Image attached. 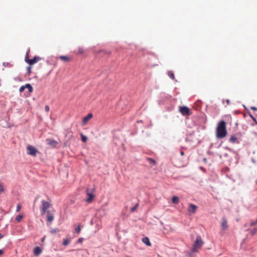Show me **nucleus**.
<instances>
[{"mask_svg": "<svg viewBox=\"0 0 257 257\" xmlns=\"http://www.w3.org/2000/svg\"><path fill=\"white\" fill-rule=\"evenodd\" d=\"M227 134L226 123L224 121L219 122L216 128V137L217 138H224Z\"/></svg>", "mask_w": 257, "mask_h": 257, "instance_id": "1", "label": "nucleus"}, {"mask_svg": "<svg viewBox=\"0 0 257 257\" xmlns=\"http://www.w3.org/2000/svg\"><path fill=\"white\" fill-rule=\"evenodd\" d=\"M203 242L202 238L200 236H197L196 241L194 242L192 251L193 252L196 251L199 248H200L202 245Z\"/></svg>", "mask_w": 257, "mask_h": 257, "instance_id": "2", "label": "nucleus"}, {"mask_svg": "<svg viewBox=\"0 0 257 257\" xmlns=\"http://www.w3.org/2000/svg\"><path fill=\"white\" fill-rule=\"evenodd\" d=\"M27 152L28 155L35 157L39 153V151L35 147L31 145H28L27 147Z\"/></svg>", "mask_w": 257, "mask_h": 257, "instance_id": "3", "label": "nucleus"}, {"mask_svg": "<svg viewBox=\"0 0 257 257\" xmlns=\"http://www.w3.org/2000/svg\"><path fill=\"white\" fill-rule=\"evenodd\" d=\"M93 117V114L91 113H89L87 115L84 117L82 121L81 125L85 126L87 124L88 121Z\"/></svg>", "mask_w": 257, "mask_h": 257, "instance_id": "4", "label": "nucleus"}, {"mask_svg": "<svg viewBox=\"0 0 257 257\" xmlns=\"http://www.w3.org/2000/svg\"><path fill=\"white\" fill-rule=\"evenodd\" d=\"M251 228L249 229L250 233L253 235L257 231V220L254 222H252L250 223Z\"/></svg>", "mask_w": 257, "mask_h": 257, "instance_id": "5", "label": "nucleus"}, {"mask_svg": "<svg viewBox=\"0 0 257 257\" xmlns=\"http://www.w3.org/2000/svg\"><path fill=\"white\" fill-rule=\"evenodd\" d=\"M49 207L50 204L49 202L45 201H42V213L43 214H44Z\"/></svg>", "mask_w": 257, "mask_h": 257, "instance_id": "6", "label": "nucleus"}, {"mask_svg": "<svg viewBox=\"0 0 257 257\" xmlns=\"http://www.w3.org/2000/svg\"><path fill=\"white\" fill-rule=\"evenodd\" d=\"M180 111L183 115H189V109L187 106L180 107Z\"/></svg>", "mask_w": 257, "mask_h": 257, "instance_id": "7", "label": "nucleus"}, {"mask_svg": "<svg viewBox=\"0 0 257 257\" xmlns=\"http://www.w3.org/2000/svg\"><path fill=\"white\" fill-rule=\"evenodd\" d=\"M197 209V206L194 204H190L188 208V211L190 215L193 214L195 213Z\"/></svg>", "mask_w": 257, "mask_h": 257, "instance_id": "8", "label": "nucleus"}, {"mask_svg": "<svg viewBox=\"0 0 257 257\" xmlns=\"http://www.w3.org/2000/svg\"><path fill=\"white\" fill-rule=\"evenodd\" d=\"M87 198L86 199V201L87 202H90L93 200L94 198V195L93 194L89 192V190L87 191Z\"/></svg>", "mask_w": 257, "mask_h": 257, "instance_id": "9", "label": "nucleus"}, {"mask_svg": "<svg viewBox=\"0 0 257 257\" xmlns=\"http://www.w3.org/2000/svg\"><path fill=\"white\" fill-rule=\"evenodd\" d=\"M40 60V58L38 57H35L33 59H30L27 61V62L32 65L37 62L39 60Z\"/></svg>", "mask_w": 257, "mask_h": 257, "instance_id": "10", "label": "nucleus"}, {"mask_svg": "<svg viewBox=\"0 0 257 257\" xmlns=\"http://www.w3.org/2000/svg\"><path fill=\"white\" fill-rule=\"evenodd\" d=\"M228 227L227 223L225 218L222 219L221 228L222 230H226Z\"/></svg>", "mask_w": 257, "mask_h": 257, "instance_id": "11", "label": "nucleus"}, {"mask_svg": "<svg viewBox=\"0 0 257 257\" xmlns=\"http://www.w3.org/2000/svg\"><path fill=\"white\" fill-rule=\"evenodd\" d=\"M142 241L146 244L147 246H151V243L150 241L149 238L147 237H145L142 238Z\"/></svg>", "mask_w": 257, "mask_h": 257, "instance_id": "12", "label": "nucleus"}, {"mask_svg": "<svg viewBox=\"0 0 257 257\" xmlns=\"http://www.w3.org/2000/svg\"><path fill=\"white\" fill-rule=\"evenodd\" d=\"M41 249L38 246L36 247L34 249V253L36 255H39L41 253Z\"/></svg>", "mask_w": 257, "mask_h": 257, "instance_id": "13", "label": "nucleus"}, {"mask_svg": "<svg viewBox=\"0 0 257 257\" xmlns=\"http://www.w3.org/2000/svg\"><path fill=\"white\" fill-rule=\"evenodd\" d=\"M5 188L4 185L2 182L0 181V194L5 192Z\"/></svg>", "mask_w": 257, "mask_h": 257, "instance_id": "14", "label": "nucleus"}, {"mask_svg": "<svg viewBox=\"0 0 257 257\" xmlns=\"http://www.w3.org/2000/svg\"><path fill=\"white\" fill-rule=\"evenodd\" d=\"M54 219V216L53 214L48 213L47 214V220L48 221L51 222Z\"/></svg>", "mask_w": 257, "mask_h": 257, "instance_id": "15", "label": "nucleus"}, {"mask_svg": "<svg viewBox=\"0 0 257 257\" xmlns=\"http://www.w3.org/2000/svg\"><path fill=\"white\" fill-rule=\"evenodd\" d=\"M25 89L26 88L28 89L29 91L30 92H32L33 91V87H32V86L30 84H26L25 85Z\"/></svg>", "mask_w": 257, "mask_h": 257, "instance_id": "16", "label": "nucleus"}, {"mask_svg": "<svg viewBox=\"0 0 257 257\" xmlns=\"http://www.w3.org/2000/svg\"><path fill=\"white\" fill-rule=\"evenodd\" d=\"M179 198L177 196H174L172 199V202L175 204H177L179 202Z\"/></svg>", "mask_w": 257, "mask_h": 257, "instance_id": "17", "label": "nucleus"}, {"mask_svg": "<svg viewBox=\"0 0 257 257\" xmlns=\"http://www.w3.org/2000/svg\"><path fill=\"white\" fill-rule=\"evenodd\" d=\"M81 140L83 142H86L87 140V137L84 135H83L82 134H80Z\"/></svg>", "mask_w": 257, "mask_h": 257, "instance_id": "18", "label": "nucleus"}, {"mask_svg": "<svg viewBox=\"0 0 257 257\" xmlns=\"http://www.w3.org/2000/svg\"><path fill=\"white\" fill-rule=\"evenodd\" d=\"M236 140L237 139L235 136H231L229 140L231 143H234L236 142Z\"/></svg>", "mask_w": 257, "mask_h": 257, "instance_id": "19", "label": "nucleus"}, {"mask_svg": "<svg viewBox=\"0 0 257 257\" xmlns=\"http://www.w3.org/2000/svg\"><path fill=\"white\" fill-rule=\"evenodd\" d=\"M23 216L22 215H19L16 217V220L18 222H20Z\"/></svg>", "mask_w": 257, "mask_h": 257, "instance_id": "20", "label": "nucleus"}, {"mask_svg": "<svg viewBox=\"0 0 257 257\" xmlns=\"http://www.w3.org/2000/svg\"><path fill=\"white\" fill-rule=\"evenodd\" d=\"M69 243V240L68 239H64L63 240V244L64 245H67Z\"/></svg>", "mask_w": 257, "mask_h": 257, "instance_id": "21", "label": "nucleus"}, {"mask_svg": "<svg viewBox=\"0 0 257 257\" xmlns=\"http://www.w3.org/2000/svg\"><path fill=\"white\" fill-rule=\"evenodd\" d=\"M81 230V227L79 225L77 227L75 228V232L79 233Z\"/></svg>", "mask_w": 257, "mask_h": 257, "instance_id": "22", "label": "nucleus"}, {"mask_svg": "<svg viewBox=\"0 0 257 257\" xmlns=\"http://www.w3.org/2000/svg\"><path fill=\"white\" fill-rule=\"evenodd\" d=\"M168 75H169V77H170V78H171L172 79H173L174 78V73H173L172 72H171V71H169V72H168Z\"/></svg>", "mask_w": 257, "mask_h": 257, "instance_id": "23", "label": "nucleus"}, {"mask_svg": "<svg viewBox=\"0 0 257 257\" xmlns=\"http://www.w3.org/2000/svg\"><path fill=\"white\" fill-rule=\"evenodd\" d=\"M60 58L62 60H64V61H67V60H68V58L67 56H61L60 57Z\"/></svg>", "mask_w": 257, "mask_h": 257, "instance_id": "24", "label": "nucleus"}, {"mask_svg": "<svg viewBox=\"0 0 257 257\" xmlns=\"http://www.w3.org/2000/svg\"><path fill=\"white\" fill-rule=\"evenodd\" d=\"M148 160L149 161V162L151 164H154V165L156 164V161L150 158V159H148Z\"/></svg>", "mask_w": 257, "mask_h": 257, "instance_id": "25", "label": "nucleus"}, {"mask_svg": "<svg viewBox=\"0 0 257 257\" xmlns=\"http://www.w3.org/2000/svg\"><path fill=\"white\" fill-rule=\"evenodd\" d=\"M25 89V85L24 86H22L20 89H19V91L20 92H22Z\"/></svg>", "mask_w": 257, "mask_h": 257, "instance_id": "26", "label": "nucleus"}, {"mask_svg": "<svg viewBox=\"0 0 257 257\" xmlns=\"http://www.w3.org/2000/svg\"><path fill=\"white\" fill-rule=\"evenodd\" d=\"M59 231V229L57 228L53 229L51 230V233H56Z\"/></svg>", "mask_w": 257, "mask_h": 257, "instance_id": "27", "label": "nucleus"}, {"mask_svg": "<svg viewBox=\"0 0 257 257\" xmlns=\"http://www.w3.org/2000/svg\"><path fill=\"white\" fill-rule=\"evenodd\" d=\"M138 206V204L136 205V206H135V207H133V208L131 209V211H132V212H134V211L136 210V209L137 208Z\"/></svg>", "mask_w": 257, "mask_h": 257, "instance_id": "28", "label": "nucleus"}, {"mask_svg": "<svg viewBox=\"0 0 257 257\" xmlns=\"http://www.w3.org/2000/svg\"><path fill=\"white\" fill-rule=\"evenodd\" d=\"M78 53L79 54H82L83 53V50L82 48H79L78 49Z\"/></svg>", "mask_w": 257, "mask_h": 257, "instance_id": "29", "label": "nucleus"}, {"mask_svg": "<svg viewBox=\"0 0 257 257\" xmlns=\"http://www.w3.org/2000/svg\"><path fill=\"white\" fill-rule=\"evenodd\" d=\"M21 209V206L20 205H18L16 209V211L19 212Z\"/></svg>", "mask_w": 257, "mask_h": 257, "instance_id": "30", "label": "nucleus"}, {"mask_svg": "<svg viewBox=\"0 0 257 257\" xmlns=\"http://www.w3.org/2000/svg\"><path fill=\"white\" fill-rule=\"evenodd\" d=\"M49 109H50V108H49V106H48V105H46V106H45V111H49Z\"/></svg>", "mask_w": 257, "mask_h": 257, "instance_id": "31", "label": "nucleus"}, {"mask_svg": "<svg viewBox=\"0 0 257 257\" xmlns=\"http://www.w3.org/2000/svg\"><path fill=\"white\" fill-rule=\"evenodd\" d=\"M49 144L50 145H55L56 144V142L55 141H52L50 142Z\"/></svg>", "mask_w": 257, "mask_h": 257, "instance_id": "32", "label": "nucleus"}, {"mask_svg": "<svg viewBox=\"0 0 257 257\" xmlns=\"http://www.w3.org/2000/svg\"><path fill=\"white\" fill-rule=\"evenodd\" d=\"M251 109L253 110H257V108L254 107V106H252L251 107Z\"/></svg>", "mask_w": 257, "mask_h": 257, "instance_id": "33", "label": "nucleus"}, {"mask_svg": "<svg viewBox=\"0 0 257 257\" xmlns=\"http://www.w3.org/2000/svg\"><path fill=\"white\" fill-rule=\"evenodd\" d=\"M3 253V251L2 249H0V255L2 254Z\"/></svg>", "mask_w": 257, "mask_h": 257, "instance_id": "34", "label": "nucleus"}, {"mask_svg": "<svg viewBox=\"0 0 257 257\" xmlns=\"http://www.w3.org/2000/svg\"><path fill=\"white\" fill-rule=\"evenodd\" d=\"M3 236L4 235L0 233V238H2V237H3Z\"/></svg>", "mask_w": 257, "mask_h": 257, "instance_id": "35", "label": "nucleus"}, {"mask_svg": "<svg viewBox=\"0 0 257 257\" xmlns=\"http://www.w3.org/2000/svg\"><path fill=\"white\" fill-rule=\"evenodd\" d=\"M45 236H44L42 239V241L43 242L44 240H45Z\"/></svg>", "mask_w": 257, "mask_h": 257, "instance_id": "36", "label": "nucleus"}, {"mask_svg": "<svg viewBox=\"0 0 257 257\" xmlns=\"http://www.w3.org/2000/svg\"><path fill=\"white\" fill-rule=\"evenodd\" d=\"M184 152H183V151H181V155L182 156H183V155H184Z\"/></svg>", "mask_w": 257, "mask_h": 257, "instance_id": "37", "label": "nucleus"}, {"mask_svg": "<svg viewBox=\"0 0 257 257\" xmlns=\"http://www.w3.org/2000/svg\"><path fill=\"white\" fill-rule=\"evenodd\" d=\"M226 102L227 103V104H228L229 103V100H226Z\"/></svg>", "mask_w": 257, "mask_h": 257, "instance_id": "38", "label": "nucleus"}, {"mask_svg": "<svg viewBox=\"0 0 257 257\" xmlns=\"http://www.w3.org/2000/svg\"><path fill=\"white\" fill-rule=\"evenodd\" d=\"M79 241H82V238H79Z\"/></svg>", "mask_w": 257, "mask_h": 257, "instance_id": "39", "label": "nucleus"}, {"mask_svg": "<svg viewBox=\"0 0 257 257\" xmlns=\"http://www.w3.org/2000/svg\"><path fill=\"white\" fill-rule=\"evenodd\" d=\"M79 250H81L80 249ZM82 251H84L85 252H87V251L86 250H81Z\"/></svg>", "mask_w": 257, "mask_h": 257, "instance_id": "40", "label": "nucleus"}]
</instances>
